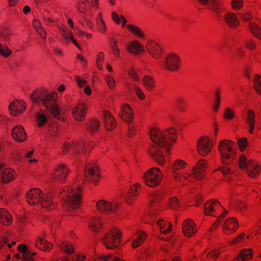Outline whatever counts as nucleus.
Listing matches in <instances>:
<instances>
[{"label": "nucleus", "instance_id": "864d4df0", "mask_svg": "<svg viewBox=\"0 0 261 261\" xmlns=\"http://www.w3.org/2000/svg\"><path fill=\"white\" fill-rule=\"evenodd\" d=\"M242 0H232L231 2L232 7L235 10H239L242 7Z\"/></svg>", "mask_w": 261, "mask_h": 261}, {"label": "nucleus", "instance_id": "a19ab883", "mask_svg": "<svg viewBox=\"0 0 261 261\" xmlns=\"http://www.w3.org/2000/svg\"><path fill=\"white\" fill-rule=\"evenodd\" d=\"M127 87L130 92H131L132 91H134L136 95L140 99L142 100L145 99V95L142 90L137 85L135 84L133 85H127Z\"/></svg>", "mask_w": 261, "mask_h": 261}, {"label": "nucleus", "instance_id": "5701e85b", "mask_svg": "<svg viewBox=\"0 0 261 261\" xmlns=\"http://www.w3.org/2000/svg\"><path fill=\"white\" fill-rule=\"evenodd\" d=\"M203 5L208 6L209 9L214 11L219 15L222 10V7L218 0H198Z\"/></svg>", "mask_w": 261, "mask_h": 261}, {"label": "nucleus", "instance_id": "a211bd4d", "mask_svg": "<svg viewBox=\"0 0 261 261\" xmlns=\"http://www.w3.org/2000/svg\"><path fill=\"white\" fill-rule=\"evenodd\" d=\"M87 107L84 103H79L72 110V114L77 121H82L84 119Z\"/></svg>", "mask_w": 261, "mask_h": 261}, {"label": "nucleus", "instance_id": "aec40b11", "mask_svg": "<svg viewBox=\"0 0 261 261\" xmlns=\"http://www.w3.org/2000/svg\"><path fill=\"white\" fill-rule=\"evenodd\" d=\"M12 138L18 142H22L27 138L24 128L20 125L14 127L12 130Z\"/></svg>", "mask_w": 261, "mask_h": 261}, {"label": "nucleus", "instance_id": "0eeeda50", "mask_svg": "<svg viewBox=\"0 0 261 261\" xmlns=\"http://www.w3.org/2000/svg\"><path fill=\"white\" fill-rule=\"evenodd\" d=\"M105 246L109 249H114L118 247L120 244V233L116 229L111 230L101 239Z\"/></svg>", "mask_w": 261, "mask_h": 261}, {"label": "nucleus", "instance_id": "8fccbe9b", "mask_svg": "<svg viewBox=\"0 0 261 261\" xmlns=\"http://www.w3.org/2000/svg\"><path fill=\"white\" fill-rule=\"evenodd\" d=\"M79 5V10L82 13H86L90 8V4L87 0H81Z\"/></svg>", "mask_w": 261, "mask_h": 261}, {"label": "nucleus", "instance_id": "79ce46f5", "mask_svg": "<svg viewBox=\"0 0 261 261\" xmlns=\"http://www.w3.org/2000/svg\"><path fill=\"white\" fill-rule=\"evenodd\" d=\"M37 122L39 127L43 126L47 121L48 118L44 113V111H41L36 114Z\"/></svg>", "mask_w": 261, "mask_h": 261}, {"label": "nucleus", "instance_id": "e433bc0d", "mask_svg": "<svg viewBox=\"0 0 261 261\" xmlns=\"http://www.w3.org/2000/svg\"><path fill=\"white\" fill-rule=\"evenodd\" d=\"M37 247L44 251H48L50 249L52 245L43 238L39 237L36 243Z\"/></svg>", "mask_w": 261, "mask_h": 261}, {"label": "nucleus", "instance_id": "a878e982", "mask_svg": "<svg viewBox=\"0 0 261 261\" xmlns=\"http://www.w3.org/2000/svg\"><path fill=\"white\" fill-rule=\"evenodd\" d=\"M255 114L252 110H249L247 112L245 120L249 126V132L250 133H253L255 124Z\"/></svg>", "mask_w": 261, "mask_h": 261}, {"label": "nucleus", "instance_id": "3c124183", "mask_svg": "<svg viewBox=\"0 0 261 261\" xmlns=\"http://www.w3.org/2000/svg\"><path fill=\"white\" fill-rule=\"evenodd\" d=\"M238 143L240 150H243L246 147L248 142L246 138H242L238 139Z\"/></svg>", "mask_w": 261, "mask_h": 261}, {"label": "nucleus", "instance_id": "4c0bfd02", "mask_svg": "<svg viewBox=\"0 0 261 261\" xmlns=\"http://www.w3.org/2000/svg\"><path fill=\"white\" fill-rule=\"evenodd\" d=\"M11 35L12 32L9 29L7 28L2 29L0 30V43L8 42Z\"/></svg>", "mask_w": 261, "mask_h": 261}, {"label": "nucleus", "instance_id": "7ed1b4c3", "mask_svg": "<svg viewBox=\"0 0 261 261\" xmlns=\"http://www.w3.org/2000/svg\"><path fill=\"white\" fill-rule=\"evenodd\" d=\"M28 203L31 205H36L40 203L42 206L48 211L55 208L51 198V196L48 194L43 196V193L39 189H32L26 195Z\"/></svg>", "mask_w": 261, "mask_h": 261}, {"label": "nucleus", "instance_id": "5fc2aeb1", "mask_svg": "<svg viewBox=\"0 0 261 261\" xmlns=\"http://www.w3.org/2000/svg\"><path fill=\"white\" fill-rule=\"evenodd\" d=\"M169 206L173 210L176 209L179 205V202L176 198L173 197L170 199L169 203Z\"/></svg>", "mask_w": 261, "mask_h": 261}, {"label": "nucleus", "instance_id": "f3484780", "mask_svg": "<svg viewBox=\"0 0 261 261\" xmlns=\"http://www.w3.org/2000/svg\"><path fill=\"white\" fill-rule=\"evenodd\" d=\"M25 107L23 101L16 100L10 104L9 109L11 115L16 116L24 111Z\"/></svg>", "mask_w": 261, "mask_h": 261}, {"label": "nucleus", "instance_id": "58836bf2", "mask_svg": "<svg viewBox=\"0 0 261 261\" xmlns=\"http://www.w3.org/2000/svg\"><path fill=\"white\" fill-rule=\"evenodd\" d=\"M249 28L253 35L258 39H261V28L254 22H249Z\"/></svg>", "mask_w": 261, "mask_h": 261}, {"label": "nucleus", "instance_id": "338daca9", "mask_svg": "<svg viewBox=\"0 0 261 261\" xmlns=\"http://www.w3.org/2000/svg\"><path fill=\"white\" fill-rule=\"evenodd\" d=\"M240 15L241 16V18L244 21H248L251 19V15L247 13H244V14H240Z\"/></svg>", "mask_w": 261, "mask_h": 261}, {"label": "nucleus", "instance_id": "72a5a7b5", "mask_svg": "<svg viewBox=\"0 0 261 261\" xmlns=\"http://www.w3.org/2000/svg\"><path fill=\"white\" fill-rule=\"evenodd\" d=\"M139 188L140 185L138 184L133 185L130 188L127 196L126 198V202L127 204H131L132 201L134 200L135 197L138 194Z\"/></svg>", "mask_w": 261, "mask_h": 261}, {"label": "nucleus", "instance_id": "cd10ccee", "mask_svg": "<svg viewBox=\"0 0 261 261\" xmlns=\"http://www.w3.org/2000/svg\"><path fill=\"white\" fill-rule=\"evenodd\" d=\"M89 227L94 231H98L102 226L100 219L98 217H90L88 221Z\"/></svg>", "mask_w": 261, "mask_h": 261}, {"label": "nucleus", "instance_id": "c03bdc74", "mask_svg": "<svg viewBox=\"0 0 261 261\" xmlns=\"http://www.w3.org/2000/svg\"><path fill=\"white\" fill-rule=\"evenodd\" d=\"M63 148H64L63 152H65V153L67 152V151L69 149H71V150L74 152H77V153L79 152V149L80 148L82 149H84V146L82 144H80L78 145L77 146L73 145V146H72L71 147V145H70V144H69V143H65L64 144Z\"/></svg>", "mask_w": 261, "mask_h": 261}, {"label": "nucleus", "instance_id": "c9c22d12", "mask_svg": "<svg viewBox=\"0 0 261 261\" xmlns=\"http://www.w3.org/2000/svg\"><path fill=\"white\" fill-rule=\"evenodd\" d=\"M0 222L4 225H9L12 222V217L4 208H0Z\"/></svg>", "mask_w": 261, "mask_h": 261}, {"label": "nucleus", "instance_id": "49530a36", "mask_svg": "<svg viewBox=\"0 0 261 261\" xmlns=\"http://www.w3.org/2000/svg\"><path fill=\"white\" fill-rule=\"evenodd\" d=\"M253 87L256 92L261 95V75L256 74L253 80Z\"/></svg>", "mask_w": 261, "mask_h": 261}, {"label": "nucleus", "instance_id": "603ef678", "mask_svg": "<svg viewBox=\"0 0 261 261\" xmlns=\"http://www.w3.org/2000/svg\"><path fill=\"white\" fill-rule=\"evenodd\" d=\"M97 25L98 30L103 33L106 31L107 27L106 25L103 20L101 19V18L97 19Z\"/></svg>", "mask_w": 261, "mask_h": 261}, {"label": "nucleus", "instance_id": "bb28decb", "mask_svg": "<svg viewBox=\"0 0 261 261\" xmlns=\"http://www.w3.org/2000/svg\"><path fill=\"white\" fill-rule=\"evenodd\" d=\"M59 31L61 35L67 42H68L71 40L76 46L80 49L79 44L76 42L75 40L73 38L72 32L68 31L65 27L59 28Z\"/></svg>", "mask_w": 261, "mask_h": 261}, {"label": "nucleus", "instance_id": "09e8293b", "mask_svg": "<svg viewBox=\"0 0 261 261\" xmlns=\"http://www.w3.org/2000/svg\"><path fill=\"white\" fill-rule=\"evenodd\" d=\"M99 126V122L97 120H92L87 125V128L90 133H94L97 131Z\"/></svg>", "mask_w": 261, "mask_h": 261}, {"label": "nucleus", "instance_id": "412c9836", "mask_svg": "<svg viewBox=\"0 0 261 261\" xmlns=\"http://www.w3.org/2000/svg\"><path fill=\"white\" fill-rule=\"evenodd\" d=\"M182 231L186 237H191L196 232L194 222L190 219L185 221L183 223Z\"/></svg>", "mask_w": 261, "mask_h": 261}, {"label": "nucleus", "instance_id": "f704fd0d", "mask_svg": "<svg viewBox=\"0 0 261 261\" xmlns=\"http://www.w3.org/2000/svg\"><path fill=\"white\" fill-rule=\"evenodd\" d=\"M142 82L146 88L149 91H152L155 87V81L154 79L149 75L144 76L142 79Z\"/></svg>", "mask_w": 261, "mask_h": 261}, {"label": "nucleus", "instance_id": "423d86ee", "mask_svg": "<svg viewBox=\"0 0 261 261\" xmlns=\"http://www.w3.org/2000/svg\"><path fill=\"white\" fill-rule=\"evenodd\" d=\"M240 168L245 169L250 177L255 178L258 175L260 168L253 160L245 154H242L239 161Z\"/></svg>", "mask_w": 261, "mask_h": 261}, {"label": "nucleus", "instance_id": "4468645a", "mask_svg": "<svg viewBox=\"0 0 261 261\" xmlns=\"http://www.w3.org/2000/svg\"><path fill=\"white\" fill-rule=\"evenodd\" d=\"M96 206L100 212L114 213L118 207V204L117 202L111 204L108 201L101 200L96 203Z\"/></svg>", "mask_w": 261, "mask_h": 261}, {"label": "nucleus", "instance_id": "69168bd1", "mask_svg": "<svg viewBox=\"0 0 261 261\" xmlns=\"http://www.w3.org/2000/svg\"><path fill=\"white\" fill-rule=\"evenodd\" d=\"M75 79L80 87H83L86 84L85 80L81 79V77L78 76H75Z\"/></svg>", "mask_w": 261, "mask_h": 261}, {"label": "nucleus", "instance_id": "39448f33", "mask_svg": "<svg viewBox=\"0 0 261 261\" xmlns=\"http://www.w3.org/2000/svg\"><path fill=\"white\" fill-rule=\"evenodd\" d=\"M233 143L227 140H223L220 142L219 150L221 155L222 162L224 165L230 164L235 158L236 152L232 149L231 145Z\"/></svg>", "mask_w": 261, "mask_h": 261}, {"label": "nucleus", "instance_id": "de8ad7c7", "mask_svg": "<svg viewBox=\"0 0 261 261\" xmlns=\"http://www.w3.org/2000/svg\"><path fill=\"white\" fill-rule=\"evenodd\" d=\"M146 238V235L143 232H139L138 237L135 239L132 243V246L134 248H137L140 246L144 239Z\"/></svg>", "mask_w": 261, "mask_h": 261}, {"label": "nucleus", "instance_id": "37998d69", "mask_svg": "<svg viewBox=\"0 0 261 261\" xmlns=\"http://www.w3.org/2000/svg\"><path fill=\"white\" fill-rule=\"evenodd\" d=\"M11 54L12 51L7 45L0 43V55L4 58H8Z\"/></svg>", "mask_w": 261, "mask_h": 261}, {"label": "nucleus", "instance_id": "6ab92c4d", "mask_svg": "<svg viewBox=\"0 0 261 261\" xmlns=\"http://www.w3.org/2000/svg\"><path fill=\"white\" fill-rule=\"evenodd\" d=\"M119 115L125 122L128 123L131 122L133 119L132 110L130 107L127 105H122L121 106Z\"/></svg>", "mask_w": 261, "mask_h": 261}, {"label": "nucleus", "instance_id": "7c9ffc66", "mask_svg": "<svg viewBox=\"0 0 261 261\" xmlns=\"http://www.w3.org/2000/svg\"><path fill=\"white\" fill-rule=\"evenodd\" d=\"M252 256V251L250 249H244L234 258V261H245L251 259Z\"/></svg>", "mask_w": 261, "mask_h": 261}, {"label": "nucleus", "instance_id": "ddd939ff", "mask_svg": "<svg viewBox=\"0 0 261 261\" xmlns=\"http://www.w3.org/2000/svg\"><path fill=\"white\" fill-rule=\"evenodd\" d=\"M213 145L205 137H202L197 143L199 153L203 156L207 154L211 150Z\"/></svg>", "mask_w": 261, "mask_h": 261}, {"label": "nucleus", "instance_id": "0e129e2a", "mask_svg": "<svg viewBox=\"0 0 261 261\" xmlns=\"http://www.w3.org/2000/svg\"><path fill=\"white\" fill-rule=\"evenodd\" d=\"M112 19L117 23H120L121 19V16H119L116 13L113 12L112 14Z\"/></svg>", "mask_w": 261, "mask_h": 261}, {"label": "nucleus", "instance_id": "9d476101", "mask_svg": "<svg viewBox=\"0 0 261 261\" xmlns=\"http://www.w3.org/2000/svg\"><path fill=\"white\" fill-rule=\"evenodd\" d=\"M186 165V163L181 160H177L174 162L172 165V171L174 173V177L177 181H182L186 180L191 174L187 173H180V171L182 170Z\"/></svg>", "mask_w": 261, "mask_h": 261}, {"label": "nucleus", "instance_id": "6e6552de", "mask_svg": "<svg viewBox=\"0 0 261 261\" xmlns=\"http://www.w3.org/2000/svg\"><path fill=\"white\" fill-rule=\"evenodd\" d=\"M162 173L157 167H153L149 169L143 176L145 184L151 187L159 185L162 180Z\"/></svg>", "mask_w": 261, "mask_h": 261}, {"label": "nucleus", "instance_id": "4d7b16f0", "mask_svg": "<svg viewBox=\"0 0 261 261\" xmlns=\"http://www.w3.org/2000/svg\"><path fill=\"white\" fill-rule=\"evenodd\" d=\"M224 117L226 119H232L234 117L233 111L230 108H226L224 114Z\"/></svg>", "mask_w": 261, "mask_h": 261}, {"label": "nucleus", "instance_id": "393cba45", "mask_svg": "<svg viewBox=\"0 0 261 261\" xmlns=\"http://www.w3.org/2000/svg\"><path fill=\"white\" fill-rule=\"evenodd\" d=\"M14 170L5 168L3 169L1 174V180L4 184H7L12 180L14 178Z\"/></svg>", "mask_w": 261, "mask_h": 261}, {"label": "nucleus", "instance_id": "052dcab7", "mask_svg": "<svg viewBox=\"0 0 261 261\" xmlns=\"http://www.w3.org/2000/svg\"><path fill=\"white\" fill-rule=\"evenodd\" d=\"M219 254L220 252L217 250H216L210 252L208 254L207 256L208 258L215 259L218 257Z\"/></svg>", "mask_w": 261, "mask_h": 261}, {"label": "nucleus", "instance_id": "dca6fc26", "mask_svg": "<svg viewBox=\"0 0 261 261\" xmlns=\"http://www.w3.org/2000/svg\"><path fill=\"white\" fill-rule=\"evenodd\" d=\"M146 48L148 53L155 59L160 57L162 53V50L160 45L152 40L147 41Z\"/></svg>", "mask_w": 261, "mask_h": 261}, {"label": "nucleus", "instance_id": "2eb2a0df", "mask_svg": "<svg viewBox=\"0 0 261 261\" xmlns=\"http://www.w3.org/2000/svg\"><path fill=\"white\" fill-rule=\"evenodd\" d=\"M206 164L204 160H201L197 162L196 166L193 167V174L195 179L201 180L205 175V170Z\"/></svg>", "mask_w": 261, "mask_h": 261}, {"label": "nucleus", "instance_id": "bf43d9fd", "mask_svg": "<svg viewBox=\"0 0 261 261\" xmlns=\"http://www.w3.org/2000/svg\"><path fill=\"white\" fill-rule=\"evenodd\" d=\"M220 102V97L218 91H217L216 93V98H215V102L214 105V109L215 111H217Z\"/></svg>", "mask_w": 261, "mask_h": 261}, {"label": "nucleus", "instance_id": "2f4dec72", "mask_svg": "<svg viewBox=\"0 0 261 261\" xmlns=\"http://www.w3.org/2000/svg\"><path fill=\"white\" fill-rule=\"evenodd\" d=\"M105 125L109 130H113L116 126L115 120L110 112L105 113Z\"/></svg>", "mask_w": 261, "mask_h": 261}, {"label": "nucleus", "instance_id": "f257e3e1", "mask_svg": "<svg viewBox=\"0 0 261 261\" xmlns=\"http://www.w3.org/2000/svg\"><path fill=\"white\" fill-rule=\"evenodd\" d=\"M150 136L154 145L148 149V153L159 164L163 165L165 162V158L161 149L165 148L167 151L169 150L176 137V131L173 128L167 129L165 132L153 128L150 131Z\"/></svg>", "mask_w": 261, "mask_h": 261}, {"label": "nucleus", "instance_id": "b1692460", "mask_svg": "<svg viewBox=\"0 0 261 261\" xmlns=\"http://www.w3.org/2000/svg\"><path fill=\"white\" fill-rule=\"evenodd\" d=\"M217 206H221L220 202L216 199L207 201L204 204V212L207 215L214 216L213 212Z\"/></svg>", "mask_w": 261, "mask_h": 261}, {"label": "nucleus", "instance_id": "20e7f679", "mask_svg": "<svg viewBox=\"0 0 261 261\" xmlns=\"http://www.w3.org/2000/svg\"><path fill=\"white\" fill-rule=\"evenodd\" d=\"M65 193L64 197V206L68 211L75 210L78 208L81 203V187L69 188L66 191H63Z\"/></svg>", "mask_w": 261, "mask_h": 261}, {"label": "nucleus", "instance_id": "e2e57ef3", "mask_svg": "<svg viewBox=\"0 0 261 261\" xmlns=\"http://www.w3.org/2000/svg\"><path fill=\"white\" fill-rule=\"evenodd\" d=\"M33 25L36 31H37V30H39L41 28H42L40 21L36 19H34L33 21Z\"/></svg>", "mask_w": 261, "mask_h": 261}, {"label": "nucleus", "instance_id": "4be33fe9", "mask_svg": "<svg viewBox=\"0 0 261 261\" xmlns=\"http://www.w3.org/2000/svg\"><path fill=\"white\" fill-rule=\"evenodd\" d=\"M238 226L237 220L234 218L227 219L223 224L224 233L226 235L229 234L227 230H231L234 232Z\"/></svg>", "mask_w": 261, "mask_h": 261}, {"label": "nucleus", "instance_id": "6e6d98bb", "mask_svg": "<svg viewBox=\"0 0 261 261\" xmlns=\"http://www.w3.org/2000/svg\"><path fill=\"white\" fill-rule=\"evenodd\" d=\"M62 249L66 253L71 254L73 252V248L71 245L64 244L62 246Z\"/></svg>", "mask_w": 261, "mask_h": 261}, {"label": "nucleus", "instance_id": "f03ea898", "mask_svg": "<svg viewBox=\"0 0 261 261\" xmlns=\"http://www.w3.org/2000/svg\"><path fill=\"white\" fill-rule=\"evenodd\" d=\"M57 95L56 92L49 93L46 90L39 89L33 93L31 99L35 103L42 105L54 118L63 121L64 119L62 115L64 111L56 102Z\"/></svg>", "mask_w": 261, "mask_h": 261}, {"label": "nucleus", "instance_id": "c85d7f7f", "mask_svg": "<svg viewBox=\"0 0 261 261\" xmlns=\"http://www.w3.org/2000/svg\"><path fill=\"white\" fill-rule=\"evenodd\" d=\"M17 248L19 252L24 253L23 259H24V261H34V259L32 258V255H36L35 252L32 253L31 251H28L27 246L23 244L19 245Z\"/></svg>", "mask_w": 261, "mask_h": 261}, {"label": "nucleus", "instance_id": "f8f14e48", "mask_svg": "<svg viewBox=\"0 0 261 261\" xmlns=\"http://www.w3.org/2000/svg\"><path fill=\"white\" fill-rule=\"evenodd\" d=\"M179 58L174 54L169 55L164 62V67L168 70L174 71L179 69Z\"/></svg>", "mask_w": 261, "mask_h": 261}, {"label": "nucleus", "instance_id": "ea45409f", "mask_svg": "<svg viewBox=\"0 0 261 261\" xmlns=\"http://www.w3.org/2000/svg\"><path fill=\"white\" fill-rule=\"evenodd\" d=\"M157 224L160 227L161 232L164 234L169 233L172 229V225L170 223L159 221Z\"/></svg>", "mask_w": 261, "mask_h": 261}, {"label": "nucleus", "instance_id": "1a4fd4ad", "mask_svg": "<svg viewBox=\"0 0 261 261\" xmlns=\"http://www.w3.org/2000/svg\"><path fill=\"white\" fill-rule=\"evenodd\" d=\"M99 177V171L97 165L94 163L88 164L85 168L84 180L96 184L98 182Z\"/></svg>", "mask_w": 261, "mask_h": 261}, {"label": "nucleus", "instance_id": "774afa93", "mask_svg": "<svg viewBox=\"0 0 261 261\" xmlns=\"http://www.w3.org/2000/svg\"><path fill=\"white\" fill-rule=\"evenodd\" d=\"M245 44L247 47L252 49L255 47V43L251 40L246 41Z\"/></svg>", "mask_w": 261, "mask_h": 261}, {"label": "nucleus", "instance_id": "13d9d810", "mask_svg": "<svg viewBox=\"0 0 261 261\" xmlns=\"http://www.w3.org/2000/svg\"><path fill=\"white\" fill-rule=\"evenodd\" d=\"M185 102V100L182 98H178L176 99V106L179 111H185V109L184 107Z\"/></svg>", "mask_w": 261, "mask_h": 261}, {"label": "nucleus", "instance_id": "473e14b6", "mask_svg": "<svg viewBox=\"0 0 261 261\" xmlns=\"http://www.w3.org/2000/svg\"><path fill=\"white\" fill-rule=\"evenodd\" d=\"M128 49L135 55L144 51V47L137 41L131 42L128 46Z\"/></svg>", "mask_w": 261, "mask_h": 261}, {"label": "nucleus", "instance_id": "680f3d73", "mask_svg": "<svg viewBox=\"0 0 261 261\" xmlns=\"http://www.w3.org/2000/svg\"><path fill=\"white\" fill-rule=\"evenodd\" d=\"M107 82L109 87L112 89L115 87V81L114 79L111 76H108L107 79Z\"/></svg>", "mask_w": 261, "mask_h": 261}, {"label": "nucleus", "instance_id": "a18cd8bd", "mask_svg": "<svg viewBox=\"0 0 261 261\" xmlns=\"http://www.w3.org/2000/svg\"><path fill=\"white\" fill-rule=\"evenodd\" d=\"M127 27L133 34L137 35L141 38H144V35L139 28L133 24H128Z\"/></svg>", "mask_w": 261, "mask_h": 261}, {"label": "nucleus", "instance_id": "9b49d317", "mask_svg": "<svg viewBox=\"0 0 261 261\" xmlns=\"http://www.w3.org/2000/svg\"><path fill=\"white\" fill-rule=\"evenodd\" d=\"M69 172V170L65 165L59 164L55 168L54 171L51 174L52 178L54 180L63 182L66 179Z\"/></svg>", "mask_w": 261, "mask_h": 261}, {"label": "nucleus", "instance_id": "c756f323", "mask_svg": "<svg viewBox=\"0 0 261 261\" xmlns=\"http://www.w3.org/2000/svg\"><path fill=\"white\" fill-rule=\"evenodd\" d=\"M224 18L226 23L230 27L235 28L239 24L238 18L234 14L232 13L227 14Z\"/></svg>", "mask_w": 261, "mask_h": 261}]
</instances>
